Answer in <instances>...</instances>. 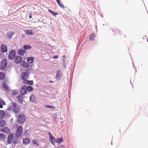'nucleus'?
I'll return each instance as SVG.
<instances>
[{"mask_svg": "<svg viewBox=\"0 0 148 148\" xmlns=\"http://www.w3.org/2000/svg\"><path fill=\"white\" fill-rule=\"evenodd\" d=\"M26 119L25 115L23 114H20L18 117V121L20 123H23L25 122Z\"/></svg>", "mask_w": 148, "mask_h": 148, "instance_id": "2", "label": "nucleus"}, {"mask_svg": "<svg viewBox=\"0 0 148 148\" xmlns=\"http://www.w3.org/2000/svg\"><path fill=\"white\" fill-rule=\"evenodd\" d=\"M22 57L19 56H17L14 60V61L16 63H19L22 61Z\"/></svg>", "mask_w": 148, "mask_h": 148, "instance_id": "10", "label": "nucleus"}, {"mask_svg": "<svg viewBox=\"0 0 148 148\" xmlns=\"http://www.w3.org/2000/svg\"><path fill=\"white\" fill-rule=\"evenodd\" d=\"M12 110L15 113H18L19 111V106L16 103L12 102L11 103Z\"/></svg>", "mask_w": 148, "mask_h": 148, "instance_id": "1", "label": "nucleus"}, {"mask_svg": "<svg viewBox=\"0 0 148 148\" xmlns=\"http://www.w3.org/2000/svg\"><path fill=\"white\" fill-rule=\"evenodd\" d=\"M49 138L51 140V142L52 144H53V140L54 139V137L50 132L49 133Z\"/></svg>", "mask_w": 148, "mask_h": 148, "instance_id": "24", "label": "nucleus"}, {"mask_svg": "<svg viewBox=\"0 0 148 148\" xmlns=\"http://www.w3.org/2000/svg\"><path fill=\"white\" fill-rule=\"evenodd\" d=\"M57 2L58 5L61 7L62 8H64V5L61 3L60 0H57Z\"/></svg>", "mask_w": 148, "mask_h": 148, "instance_id": "27", "label": "nucleus"}, {"mask_svg": "<svg viewBox=\"0 0 148 148\" xmlns=\"http://www.w3.org/2000/svg\"><path fill=\"white\" fill-rule=\"evenodd\" d=\"M23 97L22 95H19L17 97V99L21 103H22L23 102Z\"/></svg>", "mask_w": 148, "mask_h": 148, "instance_id": "21", "label": "nucleus"}, {"mask_svg": "<svg viewBox=\"0 0 148 148\" xmlns=\"http://www.w3.org/2000/svg\"><path fill=\"white\" fill-rule=\"evenodd\" d=\"M14 137V134L12 133H10L9 135L8 138V141L9 143H10L12 141Z\"/></svg>", "mask_w": 148, "mask_h": 148, "instance_id": "9", "label": "nucleus"}, {"mask_svg": "<svg viewBox=\"0 0 148 148\" xmlns=\"http://www.w3.org/2000/svg\"><path fill=\"white\" fill-rule=\"evenodd\" d=\"M1 50L3 53L6 52L7 51V47L4 45H2L1 46Z\"/></svg>", "mask_w": 148, "mask_h": 148, "instance_id": "13", "label": "nucleus"}, {"mask_svg": "<svg viewBox=\"0 0 148 148\" xmlns=\"http://www.w3.org/2000/svg\"><path fill=\"white\" fill-rule=\"evenodd\" d=\"M26 51L25 50L19 49L18 50V53L19 55L23 56L25 53Z\"/></svg>", "mask_w": 148, "mask_h": 148, "instance_id": "18", "label": "nucleus"}, {"mask_svg": "<svg viewBox=\"0 0 148 148\" xmlns=\"http://www.w3.org/2000/svg\"><path fill=\"white\" fill-rule=\"evenodd\" d=\"M61 71H60L58 70L57 71V73L56 74V77L57 78L60 77Z\"/></svg>", "mask_w": 148, "mask_h": 148, "instance_id": "29", "label": "nucleus"}, {"mask_svg": "<svg viewBox=\"0 0 148 148\" xmlns=\"http://www.w3.org/2000/svg\"><path fill=\"white\" fill-rule=\"evenodd\" d=\"M23 132V128L21 126H20L18 127L16 132V136L17 138L20 137Z\"/></svg>", "mask_w": 148, "mask_h": 148, "instance_id": "3", "label": "nucleus"}, {"mask_svg": "<svg viewBox=\"0 0 148 148\" xmlns=\"http://www.w3.org/2000/svg\"><path fill=\"white\" fill-rule=\"evenodd\" d=\"M23 82L25 84L33 85V82L32 81H28L26 79H23Z\"/></svg>", "mask_w": 148, "mask_h": 148, "instance_id": "15", "label": "nucleus"}, {"mask_svg": "<svg viewBox=\"0 0 148 148\" xmlns=\"http://www.w3.org/2000/svg\"><path fill=\"white\" fill-rule=\"evenodd\" d=\"M48 11L50 12L51 13H52L53 15L54 16H56L58 14L57 13L53 11H52L51 10L49 9L48 10Z\"/></svg>", "mask_w": 148, "mask_h": 148, "instance_id": "31", "label": "nucleus"}, {"mask_svg": "<svg viewBox=\"0 0 148 148\" xmlns=\"http://www.w3.org/2000/svg\"><path fill=\"white\" fill-rule=\"evenodd\" d=\"M6 136L3 133H0V140H4L6 138Z\"/></svg>", "mask_w": 148, "mask_h": 148, "instance_id": "23", "label": "nucleus"}, {"mask_svg": "<svg viewBox=\"0 0 148 148\" xmlns=\"http://www.w3.org/2000/svg\"><path fill=\"white\" fill-rule=\"evenodd\" d=\"M16 54V52L14 50L11 51L9 53L8 57L9 58L12 60L14 59Z\"/></svg>", "mask_w": 148, "mask_h": 148, "instance_id": "5", "label": "nucleus"}, {"mask_svg": "<svg viewBox=\"0 0 148 148\" xmlns=\"http://www.w3.org/2000/svg\"><path fill=\"white\" fill-rule=\"evenodd\" d=\"M50 83H52V82L51 81H50Z\"/></svg>", "mask_w": 148, "mask_h": 148, "instance_id": "42", "label": "nucleus"}, {"mask_svg": "<svg viewBox=\"0 0 148 148\" xmlns=\"http://www.w3.org/2000/svg\"><path fill=\"white\" fill-rule=\"evenodd\" d=\"M34 96L33 95H32L30 97V101H32V102H34Z\"/></svg>", "mask_w": 148, "mask_h": 148, "instance_id": "33", "label": "nucleus"}, {"mask_svg": "<svg viewBox=\"0 0 148 148\" xmlns=\"http://www.w3.org/2000/svg\"><path fill=\"white\" fill-rule=\"evenodd\" d=\"M14 33L12 31L8 32L6 33L7 37L8 38H11L14 34Z\"/></svg>", "mask_w": 148, "mask_h": 148, "instance_id": "11", "label": "nucleus"}, {"mask_svg": "<svg viewBox=\"0 0 148 148\" xmlns=\"http://www.w3.org/2000/svg\"><path fill=\"white\" fill-rule=\"evenodd\" d=\"M32 18V14H31V13H30V16H29V18Z\"/></svg>", "mask_w": 148, "mask_h": 148, "instance_id": "40", "label": "nucleus"}, {"mask_svg": "<svg viewBox=\"0 0 148 148\" xmlns=\"http://www.w3.org/2000/svg\"><path fill=\"white\" fill-rule=\"evenodd\" d=\"M21 65L22 66L26 68L28 67L29 66V65L25 61H23L21 63Z\"/></svg>", "mask_w": 148, "mask_h": 148, "instance_id": "17", "label": "nucleus"}, {"mask_svg": "<svg viewBox=\"0 0 148 148\" xmlns=\"http://www.w3.org/2000/svg\"><path fill=\"white\" fill-rule=\"evenodd\" d=\"M21 75L22 79H26L28 78L29 73L26 72H23L21 73Z\"/></svg>", "mask_w": 148, "mask_h": 148, "instance_id": "8", "label": "nucleus"}, {"mask_svg": "<svg viewBox=\"0 0 148 148\" xmlns=\"http://www.w3.org/2000/svg\"><path fill=\"white\" fill-rule=\"evenodd\" d=\"M45 106L48 108H51L53 109H55V107L51 106L50 105H46Z\"/></svg>", "mask_w": 148, "mask_h": 148, "instance_id": "32", "label": "nucleus"}, {"mask_svg": "<svg viewBox=\"0 0 148 148\" xmlns=\"http://www.w3.org/2000/svg\"><path fill=\"white\" fill-rule=\"evenodd\" d=\"M6 122L4 120H0V127H3L5 125Z\"/></svg>", "mask_w": 148, "mask_h": 148, "instance_id": "20", "label": "nucleus"}, {"mask_svg": "<svg viewBox=\"0 0 148 148\" xmlns=\"http://www.w3.org/2000/svg\"><path fill=\"white\" fill-rule=\"evenodd\" d=\"M2 56V55L1 54V53H0V58Z\"/></svg>", "mask_w": 148, "mask_h": 148, "instance_id": "41", "label": "nucleus"}, {"mask_svg": "<svg viewBox=\"0 0 148 148\" xmlns=\"http://www.w3.org/2000/svg\"><path fill=\"white\" fill-rule=\"evenodd\" d=\"M30 140L27 138H25L23 139V144L27 145L29 143Z\"/></svg>", "mask_w": 148, "mask_h": 148, "instance_id": "12", "label": "nucleus"}, {"mask_svg": "<svg viewBox=\"0 0 148 148\" xmlns=\"http://www.w3.org/2000/svg\"><path fill=\"white\" fill-rule=\"evenodd\" d=\"M5 76V74L3 72H0V79H3Z\"/></svg>", "mask_w": 148, "mask_h": 148, "instance_id": "25", "label": "nucleus"}, {"mask_svg": "<svg viewBox=\"0 0 148 148\" xmlns=\"http://www.w3.org/2000/svg\"><path fill=\"white\" fill-rule=\"evenodd\" d=\"M2 86L4 89V90L5 91H8L9 90L8 86L5 83H3L2 84Z\"/></svg>", "mask_w": 148, "mask_h": 148, "instance_id": "19", "label": "nucleus"}, {"mask_svg": "<svg viewBox=\"0 0 148 148\" xmlns=\"http://www.w3.org/2000/svg\"><path fill=\"white\" fill-rule=\"evenodd\" d=\"M32 143L34 145H36L38 146H39V145L37 143V142L36 140H34Z\"/></svg>", "mask_w": 148, "mask_h": 148, "instance_id": "35", "label": "nucleus"}, {"mask_svg": "<svg viewBox=\"0 0 148 148\" xmlns=\"http://www.w3.org/2000/svg\"><path fill=\"white\" fill-rule=\"evenodd\" d=\"M95 37V36L94 35H92L90 36L89 39L91 40H93Z\"/></svg>", "mask_w": 148, "mask_h": 148, "instance_id": "34", "label": "nucleus"}, {"mask_svg": "<svg viewBox=\"0 0 148 148\" xmlns=\"http://www.w3.org/2000/svg\"><path fill=\"white\" fill-rule=\"evenodd\" d=\"M24 32L27 35H31L34 34L32 33V30H25Z\"/></svg>", "mask_w": 148, "mask_h": 148, "instance_id": "22", "label": "nucleus"}, {"mask_svg": "<svg viewBox=\"0 0 148 148\" xmlns=\"http://www.w3.org/2000/svg\"><path fill=\"white\" fill-rule=\"evenodd\" d=\"M5 113L3 110H0V119H2L5 116Z\"/></svg>", "mask_w": 148, "mask_h": 148, "instance_id": "16", "label": "nucleus"}, {"mask_svg": "<svg viewBox=\"0 0 148 148\" xmlns=\"http://www.w3.org/2000/svg\"><path fill=\"white\" fill-rule=\"evenodd\" d=\"M34 58L32 57H29L27 58V61L28 63L31 64L34 61Z\"/></svg>", "mask_w": 148, "mask_h": 148, "instance_id": "14", "label": "nucleus"}, {"mask_svg": "<svg viewBox=\"0 0 148 148\" xmlns=\"http://www.w3.org/2000/svg\"><path fill=\"white\" fill-rule=\"evenodd\" d=\"M1 132H3L5 133H9L10 132V130L7 127L1 128L0 130Z\"/></svg>", "mask_w": 148, "mask_h": 148, "instance_id": "7", "label": "nucleus"}, {"mask_svg": "<svg viewBox=\"0 0 148 148\" xmlns=\"http://www.w3.org/2000/svg\"><path fill=\"white\" fill-rule=\"evenodd\" d=\"M23 48L25 49H30L32 48L31 46L29 45H26L23 46Z\"/></svg>", "mask_w": 148, "mask_h": 148, "instance_id": "28", "label": "nucleus"}, {"mask_svg": "<svg viewBox=\"0 0 148 148\" xmlns=\"http://www.w3.org/2000/svg\"><path fill=\"white\" fill-rule=\"evenodd\" d=\"M12 93L13 95H15L17 94V91L15 90H13L12 92Z\"/></svg>", "mask_w": 148, "mask_h": 148, "instance_id": "36", "label": "nucleus"}, {"mask_svg": "<svg viewBox=\"0 0 148 148\" xmlns=\"http://www.w3.org/2000/svg\"><path fill=\"white\" fill-rule=\"evenodd\" d=\"M7 61L6 60L3 59L1 63L0 69L1 70L4 69L7 66Z\"/></svg>", "mask_w": 148, "mask_h": 148, "instance_id": "4", "label": "nucleus"}, {"mask_svg": "<svg viewBox=\"0 0 148 148\" xmlns=\"http://www.w3.org/2000/svg\"><path fill=\"white\" fill-rule=\"evenodd\" d=\"M5 105V103L4 102V104L3 103H0V108H2L3 107V105Z\"/></svg>", "mask_w": 148, "mask_h": 148, "instance_id": "37", "label": "nucleus"}, {"mask_svg": "<svg viewBox=\"0 0 148 148\" xmlns=\"http://www.w3.org/2000/svg\"><path fill=\"white\" fill-rule=\"evenodd\" d=\"M5 102L3 101L1 98H0V103H3L4 104Z\"/></svg>", "mask_w": 148, "mask_h": 148, "instance_id": "38", "label": "nucleus"}, {"mask_svg": "<svg viewBox=\"0 0 148 148\" xmlns=\"http://www.w3.org/2000/svg\"><path fill=\"white\" fill-rule=\"evenodd\" d=\"M58 56H53V58L54 59H56L58 58Z\"/></svg>", "mask_w": 148, "mask_h": 148, "instance_id": "39", "label": "nucleus"}, {"mask_svg": "<svg viewBox=\"0 0 148 148\" xmlns=\"http://www.w3.org/2000/svg\"><path fill=\"white\" fill-rule=\"evenodd\" d=\"M27 86L25 85L23 86L20 90L21 94L22 95H24L27 93Z\"/></svg>", "mask_w": 148, "mask_h": 148, "instance_id": "6", "label": "nucleus"}, {"mask_svg": "<svg viewBox=\"0 0 148 148\" xmlns=\"http://www.w3.org/2000/svg\"><path fill=\"white\" fill-rule=\"evenodd\" d=\"M63 142V140L62 137H60L59 139H57L56 140V142L57 143H59Z\"/></svg>", "mask_w": 148, "mask_h": 148, "instance_id": "26", "label": "nucleus"}, {"mask_svg": "<svg viewBox=\"0 0 148 148\" xmlns=\"http://www.w3.org/2000/svg\"><path fill=\"white\" fill-rule=\"evenodd\" d=\"M27 90L31 91L32 90L33 88L30 86H28L27 87Z\"/></svg>", "mask_w": 148, "mask_h": 148, "instance_id": "30", "label": "nucleus"}]
</instances>
